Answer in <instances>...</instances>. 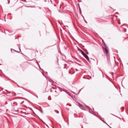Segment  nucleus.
<instances>
[{
  "label": "nucleus",
  "instance_id": "2",
  "mask_svg": "<svg viewBox=\"0 0 128 128\" xmlns=\"http://www.w3.org/2000/svg\"><path fill=\"white\" fill-rule=\"evenodd\" d=\"M84 56L87 60H88V62H90V58H88V55L85 54V55Z\"/></svg>",
  "mask_w": 128,
  "mask_h": 128
},
{
  "label": "nucleus",
  "instance_id": "5",
  "mask_svg": "<svg viewBox=\"0 0 128 128\" xmlns=\"http://www.w3.org/2000/svg\"><path fill=\"white\" fill-rule=\"evenodd\" d=\"M80 108H82V106H84L82 105V104H81L80 103H78Z\"/></svg>",
  "mask_w": 128,
  "mask_h": 128
},
{
  "label": "nucleus",
  "instance_id": "3",
  "mask_svg": "<svg viewBox=\"0 0 128 128\" xmlns=\"http://www.w3.org/2000/svg\"><path fill=\"white\" fill-rule=\"evenodd\" d=\"M104 50L106 54H108V48L106 47L104 48Z\"/></svg>",
  "mask_w": 128,
  "mask_h": 128
},
{
  "label": "nucleus",
  "instance_id": "4",
  "mask_svg": "<svg viewBox=\"0 0 128 128\" xmlns=\"http://www.w3.org/2000/svg\"><path fill=\"white\" fill-rule=\"evenodd\" d=\"M81 53L84 56V55H86V54H84V51L82 50H80Z\"/></svg>",
  "mask_w": 128,
  "mask_h": 128
},
{
  "label": "nucleus",
  "instance_id": "1",
  "mask_svg": "<svg viewBox=\"0 0 128 128\" xmlns=\"http://www.w3.org/2000/svg\"><path fill=\"white\" fill-rule=\"evenodd\" d=\"M60 96V92H56V91H55L54 94V96L55 97V98H57V96Z\"/></svg>",
  "mask_w": 128,
  "mask_h": 128
},
{
  "label": "nucleus",
  "instance_id": "6",
  "mask_svg": "<svg viewBox=\"0 0 128 128\" xmlns=\"http://www.w3.org/2000/svg\"><path fill=\"white\" fill-rule=\"evenodd\" d=\"M24 2H26V0H24Z\"/></svg>",
  "mask_w": 128,
  "mask_h": 128
}]
</instances>
